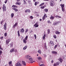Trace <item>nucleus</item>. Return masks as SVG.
I'll return each mask as SVG.
<instances>
[{
    "instance_id": "36",
    "label": "nucleus",
    "mask_w": 66,
    "mask_h": 66,
    "mask_svg": "<svg viewBox=\"0 0 66 66\" xmlns=\"http://www.w3.org/2000/svg\"><path fill=\"white\" fill-rule=\"evenodd\" d=\"M34 27H35V28H37L38 27V25H34Z\"/></svg>"
},
{
    "instance_id": "60",
    "label": "nucleus",
    "mask_w": 66,
    "mask_h": 66,
    "mask_svg": "<svg viewBox=\"0 0 66 66\" xmlns=\"http://www.w3.org/2000/svg\"><path fill=\"white\" fill-rule=\"evenodd\" d=\"M17 24H18V23H16L14 25H17Z\"/></svg>"
},
{
    "instance_id": "5",
    "label": "nucleus",
    "mask_w": 66,
    "mask_h": 66,
    "mask_svg": "<svg viewBox=\"0 0 66 66\" xmlns=\"http://www.w3.org/2000/svg\"><path fill=\"white\" fill-rule=\"evenodd\" d=\"M16 66H21V64L19 62H18L15 64Z\"/></svg>"
},
{
    "instance_id": "48",
    "label": "nucleus",
    "mask_w": 66,
    "mask_h": 66,
    "mask_svg": "<svg viewBox=\"0 0 66 66\" xmlns=\"http://www.w3.org/2000/svg\"><path fill=\"white\" fill-rule=\"evenodd\" d=\"M30 18H31V19H33V17L32 16H30Z\"/></svg>"
},
{
    "instance_id": "55",
    "label": "nucleus",
    "mask_w": 66,
    "mask_h": 66,
    "mask_svg": "<svg viewBox=\"0 0 66 66\" xmlns=\"http://www.w3.org/2000/svg\"><path fill=\"white\" fill-rule=\"evenodd\" d=\"M15 52H17V50H15Z\"/></svg>"
},
{
    "instance_id": "64",
    "label": "nucleus",
    "mask_w": 66,
    "mask_h": 66,
    "mask_svg": "<svg viewBox=\"0 0 66 66\" xmlns=\"http://www.w3.org/2000/svg\"><path fill=\"white\" fill-rule=\"evenodd\" d=\"M4 25H6V23L5 22Z\"/></svg>"
},
{
    "instance_id": "53",
    "label": "nucleus",
    "mask_w": 66,
    "mask_h": 66,
    "mask_svg": "<svg viewBox=\"0 0 66 66\" xmlns=\"http://www.w3.org/2000/svg\"><path fill=\"white\" fill-rule=\"evenodd\" d=\"M8 0H6L5 2V3H7V1H8Z\"/></svg>"
},
{
    "instance_id": "17",
    "label": "nucleus",
    "mask_w": 66,
    "mask_h": 66,
    "mask_svg": "<svg viewBox=\"0 0 66 66\" xmlns=\"http://www.w3.org/2000/svg\"><path fill=\"white\" fill-rule=\"evenodd\" d=\"M24 29H23V28H22V29H20V32H24Z\"/></svg>"
},
{
    "instance_id": "32",
    "label": "nucleus",
    "mask_w": 66,
    "mask_h": 66,
    "mask_svg": "<svg viewBox=\"0 0 66 66\" xmlns=\"http://www.w3.org/2000/svg\"><path fill=\"white\" fill-rule=\"evenodd\" d=\"M62 11L63 12H64V11H65V9L64 8H62Z\"/></svg>"
},
{
    "instance_id": "41",
    "label": "nucleus",
    "mask_w": 66,
    "mask_h": 66,
    "mask_svg": "<svg viewBox=\"0 0 66 66\" xmlns=\"http://www.w3.org/2000/svg\"><path fill=\"white\" fill-rule=\"evenodd\" d=\"M4 35L5 37H6L7 36V33L6 32L4 34Z\"/></svg>"
},
{
    "instance_id": "38",
    "label": "nucleus",
    "mask_w": 66,
    "mask_h": 66,
    "mask_svg": "<svg viewBox=\"0 0 66 66\" xmlns=\"http://www.w3.org/2000/svg\"><path fill=\"white\" fill-rule=\"evenodd\" d=\"M34 36L35 38V39H36V35L35 34L34 35Z\"/></svg>"
},
{
    "instance_id": "49",
    "label": "nucleus",
    "mask_w": 66,
    "mask_h": 66,
    "mask_svg": "<svg viewBox=\"0 0 66 66\" xmlns=\"http://www.w3.org/2000/svg\"><path fill=\"white\" fill-rule=\"evenodd\" d=\"M45 7L44 6H42V7H41V9H44V8Z\"/></svg>"
},
{
    "instance_id": "29",
    "label": "nucleus",
    "mask_w": 66,
    "mask_h": 66,
    "mask_svg": "<svg viewBox=\"0 0 66 66\" xmlns=\"http://www.w3.org/2000/svg\"><path fill=\"white\" fill-rule=\"evenodd\" d=\"M44 11L45 12H47L48 11V10L47 9H45L44 10Z\"/></svg>"
},
{
    "instance_id": "40",
    "label": "nucleus",
    "mask_w": 66,
    "mask_h": 66,
    "mask_svg": "<svg viewBox=\"0 0 66 66\" xmlns=\"http://www.w3.org/2000/svg\"><path fill=\"white\" fill-rule=\"evenodd\" d=\"M38 59V60H41L42 59V57L40 56H39Z\"/></svg>"
},
{
    "instance_id": "1",
    "label": "nucleus",
    "mask_w": 66,
    "mask_h": 66,
    "mask_svg": "<svg viewBox=\"0 0 66 66\" xmlns=\"http://www.w3.org/2000/svg\"><path fill=\"white\" fill-rule=\"evenodd\" d=\"M25 59H28L29 60V61H30V62H29V61L27 60L26 62H27V63H33V62H35V61H33V59L30 56H29V55H26L25 56Z\"/></svg>"
},
{
    "instance_id": "13",
    "label": "nucleus",
    "mask_w": 66,
    "mask_h": 66,
    "mask_svg": "<svg viewBox=\"0 0 66 66\" xmlns=\"http://www.w3.org/2000/svg\"><path fill=\"white\" fill-rule=\"evenodd\" d=\"M15 50V49L13 48L11 49L10 51V52H13V51H14V50Z\"/></svg>"
},
{
    "instance_id": "39",
    "label": "nucleus",
    "mask_w": 66,
    "mask_h": 66,
    "mask_svg": "<svg viewBox=\"0 0 66 66\" xmlns=\"http://www.w3.org/2000/svg\"><path fill=\"white\" fill-rule=\"evenodd\" d=\"M43 63V62H42V61H40L39 63V65H40V64H42Z\"/></svg>"
},
{
    "instance_id": "43",
    "label": "nucleus",
    "mask_w": 66,
    "mask_h": 66,
    "mask_svg": "<svg viewBox=\"0 0 66 66\" xmlns=\"http://www.w3.org/2000/svg\"><path fill=\"white\" fill-rule=\"evenodd\" d=\"M2 51L1 50H0V55H1V54H2Z\"/></svg>"
},
{
    "instance_id": "50",
    "label": "nucleus",
    "mask_w": 66,
    "mask_h": 66,
    "mask_svg": "<svg viewBox=\"0 0 66 66\" xmlns=\"http://www.w3.org/2000/svg\"><path fill=\"white\" fill-rule=\"evenodd\" d=\"M47 22L48 23H51V22H50V20H48V22Z\"/></svg>"
},
{
    "instance_id": "23",
    "label": "nucleus",
    "mask_w": 66,
    "mask_h": 66,
    "mask_svg": "<svg viewBox=\"0 0 66 66\" xmlns=\"http://www.w3.org/2000/svg\"><path fill=\"white\" fill-rule=\"evenodd\" d=\"M27 47H28V46L27 45L25 46V47L23 48V50H26V49H27Z\"/></svg>"
},
{
    "instance_id": "24",
    "label": "nucleus",
    "mask_w": 66,
    "mask_h": 66,
    "mask_svg": "<svg viewBox=\"0 0 66 66\" xmlns=\"http://www.w3.org/2000/svg\"><path fill=\"white\" fill-rule=\"evenodd\" d=\"M14 13H11V18H13V17H14Z\"/></svg>"
},
{
    "instance_id": "9",
    "label": "nucleus",
    "mask_w": 66,
    "mask_h": 66,
    "mask_svg": "<svg viewBox=\"0 0 66 66\" xmlns=\"http://www.w3.org/2000/svg\"><path fill=\"white\" fill-rule=\"evenodd\" d=\"M54 18V16H53L52 15H51V17L50 18V19H51V20H53Z\"/></svg>"
},
{
    "instance_id": "7",
    "label": "nucleus",
    "mask_w": 66,
    "mask_h": 66,
    "mask_svg": "<svg viewBox=\"0 0 66 66\" xmlns=\"http://www.w3.org/2000/svg\"><path fill=\"white\" fill-rule=\"evenodd\" d=\"M22 62L23 65H24V66H26V62H25V61H22Z\"/></svg>"
},
{
    "instance_id": "56",
    "label": "nucleus",
    "mask_w": 66,
    "mask_h": 66,
    "mask_svg": "<svg viewBox=\"0 0 66 66\" xmlns=\"http://www.w3.org/2000/svg\"><path fill=\"white\" fill-rule=\"evenodd\" d=\"M38 24V23L37 22H36V24H35V25H38V24Z\"/></svg>"
},
{
    "instance_id": "57",
    "label": "nucleus",
    "mask_w": 66,
    "mask_h": 66,
    "mask_svg": "<svg viewBox=\"0 0 66 66\" xmlns=\"http://www.w3.org/2000/svg\"><path fill=\"white\" fill-rule=\"evenodd\" d=\"M28 2H29V3L30 2V3H31V2H30V0H28Z\"/></svg>"
},
{
    "instance_id": "54",
    "label": "nucleus",
    "mask_w": 66,
    "mask_h": 66,
    "mask_svg": "<svg viewBox=\"0 0 66 66\" xmlns=\"http://www.w3.org/2000/svg\"><path fill=\"white\" fill-rule=\"evenodd\" d=\"M0 50H3V48H2V47H1V48H0Z\"/></svg>"
},
{
    "instance_id": "21",
    "label": "nucleus",
    "mask_w": 66,
    "mask_h": 66,
    "mask_svg": "<svg viewBox=\"0 0 66 66\" xmlns=\"http://www.w3.org/2000/svg\"><path fill=\"white\" fill-rule=\"evenodd\" d=\"M55 33L56 34H60V32H58V31H56L55 32Z\"/></svg>"
},
{
    "instance_id": "30",
    "label": "nucleus",
    "mask_w": 66,
    "mask_h": 66,
    "mask_svg": "<svg viewBox=\"0 0 66 66\" xmlns=\"http://www.w3.org/2000/svg\"><path fill=\"white\" fill-rule=\"evenodd\" d=\"M4 20H3L1 22V24H3V22H4Z\"/></svg>"
},
{
    "instance_id": "47",
    "label": "nucleus",
    "mask_w": 66,
    "mask_h": 66,
    "mask_svg": "<svg viewBox=\"0 0 66 66\" xmlns=\"http://www.w3.org/2000/svg\"><path fill=\"white\" fill-rule=\"evenodd\" d=\"M53 37H54V38H56V36L55 35H53Z\"/></svg>"
},
{
    "instance_id": "15",
    "label": "nucleus",
    "mask_w": 66,
    "mask_h": 66,
    "mask_svg": "<svg viewBox=\"0 0 66 66\" xmlns=\"http://www.w3.org/2000/svg\"><path fill=\"white\" fill-rule=\"evenodd\" d=\"M54 25H57L59 24V22H55L54 23Z\"/></svg>"
},
{
    "instance_id": "35",
    "label": "nucleus",
    "mask_w": 66,
    "mask_h": 66,
    "mask_svg": "<svg viewBox=\"0 0 66 66\" xmlns=\"http://www.w3.org/2000/svg\"><path fill=\"white\" fill-rule=\"evenodd\" d=\"M12 61H11L9 62V65H11V64H12Z\"/></svg>"
},
{
    "instance_id": "14",
    "label": "nucleus",
    "mask_w": 66,
    "mask_h": 66,
    "mask_svg": "<svg viewBox=\"0 0 66 66\" xmlns=\"http://www.w3.org/2000/svg\"><path fill=\"white\" fill-rule=\"evenodd\" d=\"M23 43L24 44H26L27 43V40L26 39H23Z\"/></svg>"
},
{
    "instance_id": "11",
    "label": "nucleus",
    "mask_w": 66,
    "mask_h": 66,
    "mask_svg": "<svg viewBox=\"0 0 66 66\" xmlns=\"http://www.w3.org/2000/svg\"><path fill=\"white\" fill-rule=\"evenodd\" d=\"M52 53H53V54H56L57 53V52L55 51H52Z\"/></svg>"
},
{
    "instance_id": "42",
    "label": "nucleus",
    "mask_w": 66,
    "mask_h": 66,
    "mask_svg": "<svg viewBox=\"0 0 66 66\" xmlns=\"http://www.w3.org/2000/svg\"><path fill=\"white\" fill-rule=\"evenodd\" d=\"M47 32L48 34H49L50 33V29H48L47 30Z\"/></svg>"
},
{
    "instance_id": "46",
    "label": "nucleus",
    "mask_w": 66,
    "mask_h": 66,
    "mask_svg": "<svg viewBox=\"0 0 66 66\" xmlns=\"http://www.w3.org/2000/svg\"><path fill=\"white\" fill-rule=\"evenodd\" d=\"M56 47H57V45H55V46L54 47V49H55Z\"/></svg>"
},
{
    "instance_id": "18",
    "label": "nucleus",
    "mask_w": 66,
    "mask_h": 66,
    "mask_svg": "<svg viewBox=\"0 0 66 66\" xmlns=\"http://www.w3.org/2000/svg\"><path fill=\"white\" fill-rule=\"evenodd\" d=\"M12 9L13 10H14L15 12H17L18 11V9H17L16 8H13Z\"/></svg>"
},
{
    "instance_id": "61",
    "label": "nucleus",
    "mask_w": 66,
    "mask_h": 66,
    "mask_svg": "<svg viewBox=\"0 0 66 66\" xmlns=\"http://www.w3.org/2000/svg\"><path fill=\"white\" fill-rule=\"evenodd\" d=\"M44 47H45V49H47V46H44Z\"/></svg>"
},
{
    "instance_id": "25",
    "label": "nucleus",
    "mask_w": 66,
    "mask_h": 66,
    "mask_svg": "<svg viewBox=\"0 0 66 66\" xmlns=\"http://www.w3.org/2000/svg\"><path fill=\"white\" fill-rule=\"evenodd\" d=\"M12 7H14L17 8V6L16 5H13L12 6Z\"/></svg>"
},
{
    "instance_id": "45",
    "label": "nucleus",
    "mask_w": 66,
    "mask_h": 66,
    "mask_svg": "<svg viewBox=\"0 0 66 66\" xmlns=\"http://www.w3.org/2000/svg\"><path fill=\"white\" fill-rule=\"evenodd\" d=\"M28 31V29H26V31H25V33H27V32Z\"/></svg>"
},
{
    "instance_id": "27",
    "label": "nucleus",
    "mask_w": 66,
    "mask_h": 66,
    "mask_svg": "<svg viewBox=\"0 0 66 66\" xmlns=\"http://www.w3.org/2000/svg\"><path fill=\"white\" fill-rule=\"evenodd\" d=\"M10 46L11 47H13V43H11L10 44Z\"/></svg>"
},
{
    "instance_id": "33",
    "label": "nucleus",
    "mask_w": 66,
    "mask_h": 66,
    "mask_svg": "<svg viewBox=\"0 0 66 66\" xmlns=\"http://www.w3.org/2000/svg\"><path fill=\"white\" fill-rule=\"evenodd\" d=\"M23 1L24 2V4H27V2H26L25 0H23Z\"/></svg>"
},
{
    "instance_id": "62",
    "label": "nucleus",
    "mask_w": 66,
    "mask_h": 66,
    "mask_svg": "<svg viewBox=\"0 0 66 66\" xmlns=\"http://www.w3.org/2000/svg\"><path fill=\"white\" fill-rule=\"evenodd\" d=\"M56 64H54V66H56Z\"/></svg>"
},
{
    "instance_id": "8",
    "label": "nucleus",
    "mask_w": 66,
    "mask_h": 66,
    "mask_svg": "<svg viewBox=\"0 0 66 66\" xmlns=\"http://www.w3.org/2000/svg\"><path fill=\"white\" fill-rule=\"evenodd\" d=\"M25 12L26 13H30V10L29 9H27V10H26Z\"/></svg>"
},
{
    "instance_id": "37",
    "label": "nucleus",
    "mask_w": 66,
    "mask_h": 66,
    "mask_svg": "<svg viewBox=\"0 0 66 66\" xmlns=\"http://www.w3.org/2000/svg\"><path fill=\"white\" fill-rule=\"evenodd\" d=\"M60 64L59 62H56V65H59V64Z\"/></svg>"
},
{
    "instance_id": "19",
    "label": "nucleus",
    "mask_w": 66,
    "mask_h": 66,
    "mask_svg": "<svg viewBox=\"0 0 66 66\" xmlns=\"http://www.w3.org/2000/svg\"><path fill=\"white\" fill-rule=\"evenodd\" d=\"M60 5L61 6V8H63L64 7V4H61Z\"/></svg>"
},
{
    "instance_id": "22",
    "label": "nucleus",
    "mask_w": 66,
    "mask_h": 66,
    "mask_svg": "<svg viewBox=\"0 0 66 66\" xmlns=\"http://www.w3.org/2000/svg\"><path fill=\"white\" fill-rule=\"evenodd\" d=\"M38 52L39 53H40V54H41V53H42V51L40 50L38 51Z\"/></svg>"
},
{
    "instance_id": "20",
    "label": "nucleus",
    "mask_w": 66,
    "mask_h": 66,
    "mask_svg": "<svg viewBox=\"0 0 66 66\" xmlns=\"http://www.w3.org/2000/svg\"><path fill=\"white\" fill-rule=\"evenodd\" d=\"M55 17L57 18H61V16H60L57 15Z\"/></svg>"
},
{
    "instance_id": "63",
    "label": "nucleus",
    "mask_w": 66,
    "mask_h": 66,
    "mask_svg": "<svg viewBox=\"0 0 66 66\" xmlns=\"http://www.w3.org/2000/svg\"><path fill=\"white\" fill-rule=\"evenodd\" d=\"M44 1H49V0H44Z\"/></svg>"
},
{
    "instance_id": "26",
    "label": "nucleus",
    "mask_w": 66,
    "mask_h": 66,
    "mask_svg": "<svg viewBox=\"0 0 66 66\" xmlns=\"http://www.w3.org/2000/svg\"><path fill=\"white\" fill-rule=\"evenodd\" d=\"M4 28L5 30H6V25L4 26Z\"/></svg>"
},
{
    "instance_id": "51",
    "label": "nucleus",
    "mask_w": 66,
    "mask_h": 66,
    "mask_svg": "<svg viewBox=\"0 0 66 66\" xmlns=\"http://www.w3.org/2000/svg\"><path fill=\"white\" fill-rule=\"evenodd\" d=\"M16 27V25H14L13 26V28H15Z\"/></svg>"
},
{
    "instance_id": "31",
    "label": "nucleus",
    "mask_w": 66,
    "mask_h": 66,
    "mask_svg": "<svg viewBox=\"0 0 66 66\" xmlns=\"http://www.w3.org/2000/svg\"><path fill=\"white\" fill-rule=\"evenodd\" d=\"M44 4H45V3H43L39 5V6H41L42 5H43Z\"/></svg>"
},
{
    "instance_id": "3",
    "label": "nucleus",
    "mask_w": 66,
    "mask_h": 66,
    "mask_svg": "<svg viewBox=\"0 0 66 66\" xmlns=\"http://www.w3.org/2000/svg\"><path fill=\"white\" fill-rule=\"evenodd\" d=\"M2 9H3V11L4 12V11H6V6L5 4H4L2 7Z\"/></svg>"
},
{
    "instance_id": "10",
    "label": "nucleus",
    "mask_w": 66,
    "mask_h": 66,
    "mask_svg": "<svg viewBox=\"0 0 66 66\" xmlns=\"http://www.w3.org/2000/svg\"><path fill=\"white\" fill-rule=\"evenodd\" d=\"M50 44H51V45H52V46H54V45L53 43V42H52V41H51L50 42Z\"/></svg>"
},
{
    "instance_id": "52",
    "label": "nucleus",
    "mask_w": 66,
    "mask_h": 66,
    "mask_svg": "<svg viewBox=\"0 0 66 66\" xmlns=\"http://www.w3.org/2000/svg\"><path fill=\"white\" fill-rule=\"evenodd\" d=\"M44 66V64H41L39 66Z\"/></svg>"
},
{
    "instance_id": "58",
    "label": "nucleus",
    "mask_w": 66,
    "mask_h": 66,
    "mask_svg": "<svg viewBox=\"0 0 66 66\" xmlns=\"http://www.w3.org/2000/svg\"><path fill=\"white\" fill-rule=\"evenodd\" d=\"M35 5L36 6V5H37V4L36 3V2H35Z\"/></svg>"
},
{
    "instance_id": "44",
    "label": "nucleus",
    "mask_w": 66,
    "mask_h": 66,
    "mask_svg": "<svg viewBox=\"0 0 66 66\" xmlns=\"http://www.w3.org/2000/svg\"><path fill=\"white\" fill-rule=\"evenodd\" d=\"M28 36H27L25 37V39L26 40H27V39H28Z\"/></svg>"
},
{
    "instance_id": "16",
    "label": "nucleus",
    "mask_w": 66,
    "mask_h": 66,
    "mask_svg": "<svg viewBox=\"0 0 66 66\" xmlns=\"http://www.w3.org/2000/svg\"><path fill=\"white\" fill-rule=\"evenodd\" d=\"M59 60L60 61V63H62V62H63V60H62V59L61 58H59Z\"/></svg>"
},
{
    "instance_id": "4",
    "label": "nucleus",
    "mask_w": 66,
    "mask_h": 66,
    "mask_svg": "<svg viewBox=\"0 0 66 66\" xmlns=\"http://www.w3.org/2000/svg\"><path fill=\"white\" fill-rule=\"evenodd\" d=\"M11 41V39H9L7 40L6 41V45H7Z\"/></svg>"
},
{
    "instance_id": "6",
    "label": "nucleus",
    "mask_w": 66,
    "mask_h": 66,
    "mask_svg": "<svg viewBox=\"0 0 66 66\" xmlns=\"http://www.w3.org/2000/svg\"><path fill=\"white\" fill-rule=\"evenodd\" d=\"M45 16H46V18H47V14H45L44 15V16L43 17L42 19L43 20H45V19L46 18H45Z\"/></svg>"
},
{
    "instance_id": "28",
    "label": "nucleus",
    "mask_w": 66,
    "mask_h": 66,
    "mask_svg": "<svg viewBox=\"0 0 66 66\" xmlns=\"http://www.w3.org/2000/svg\"><path fill=\"white\" fill-rule=\"evenodd\" d=\"M18 36H20V33L19 32V31L18 30Z\"/></svg>"
},
{
    "instance_id": "34",
    "label": "nucleus",
    "mask_w": 66,
    "mask_h": 66,
    "mask_svg": "<svg viewBox=\"0 0 66 66\" xmlns=\"http://www.w3.org/2000/svg\"><path fill=\"white\" fill-rule=\"evenodd\" d=\"M17 3H18V5H20V4H21V3L20 2H17Z\"/></svg>"
},
{
    "instance_id": "59",
    "label": "nucleus",
    "mask_w": 66,
    "mask_h": 66,
    "mask_svg": "<svg viewBox=\"0 0 66 66\" xmlns=\"http://www.w3.org/2000/svg\"><path fill=\"white\" fill-rule=\"evenodd\" d=\"M47 46L46 45V43H45L44 44V46Z\"/></svg>"
},
{
    "instance_id": "2",
    "label": "nucleus",
    "mask_w": 66,
    "mask_h": 66,
    "mask_svg": "<svg viewBox=\"0 0 66 66\" xmlns=\"http://www.w3.org/2000/svg\"><path fill=\"white\" fill-rule=\"evenodd\" d=\"M50 3L51 6H54V5L55 3L53 1H51L50 2Z\"/></svg>"
},
{
    "instance_id": "12",
    "label": "nucleus",
    "mask_w": 66,
    "mask_h": 66,
    "mask_svg": "<svg viewBox=\"0 0 66 66\" xmlns=\"http://www.w3.org/2000/svg\"><path fill=\"white\" fill-rule=\"evenodd\" d=\"M46 37V34H44L43 37V39H44V40H45V38Z\"/></svg>"
}]
</instances>
